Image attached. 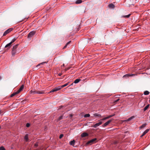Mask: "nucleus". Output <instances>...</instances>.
I'll return each mask as SVG.
<instances>
[{"instance_id":"nucleus-16","label":"nucleus","mask_w":150,"mask_h":150,"mask_svg":"<svg viewBox=\"0 0 150 150\" xmlns=\"http://www.w3.org/2000/svg\"><path fill=\"white\" fill-rule=\"evenodd\" d=\"M28 134H26L24 137V139L26 142H28Z\"/></svg>"},{"instance_id":"nucleus-43","label":"nucleus","mask_w":150,"mask_h":150,"mask_svg":"<svg viewBox=\"0 0 150 150\" xmlns=\"http://www.w3.org/2000/svg\"><path fill=\"white\" fill-rule=\"evenodd\" d=\"M40 65V64H38V65H37V67H38V66H39Z\"/></svg>"},{"instance_id":"nucleus-35","label":"nucleus","mask_w":150,"mask_h":150,"mask_svg":"<svg viewBox=\"0 0 150 150\" xmlns=\"http://www.w3.org/2000/svg\"><path fill=\"white\" fill-rule=\"evenodd\" d=\"M63 136V135L62 134H61L59 137V139H61Z\"/></svg>"},{"instance_id":"nucleus-45","label":"nucleus","mask_w":150,"mask_h":150,"mask_svg":"<svg viewBox=\"0 0 150 150\" xmlns=\"http://www.w3.org/2000/svg\"><path fill=\"white\" fill-rule=\"evenodd\" d=\"M59 107H60L61 108H62V106H60Z\"/></svg>"},{"instance_id":"nucleus-27","label":"nucleus","mask_w":150,"mask_h":150,"mask_svg":"<svg viewBox=\"0 0 150 150\" xmlns=\"http://www.w3.org/2000/svg\"><path fill=\"white\" fill-rule=\"evenodd\" d=\"M147 124L146 123L143 124L141 127H140V128H142L144 127Z\"/></svg>"},{"instance_id":"nucleus-38","label":"nucleus","mask_w":150,"mask_h":150,"mask_svg":"<svg viewBox=\"0 0 150 150\" xmlns=\"http://www.w3.org/2000/svg\"><path fill=\"white\" fill-rule=\"evenodd\" d=\"M58 75L59 76H61L62 75V73H59V74H58Z\"/></svg>"},{"instance_id":"nucleus-4","label":"nucleus","mask_w":150,"mask_h":150,"mask_svg":"<svg viewBox=\"0 0 150 150\" xmlns=\"http://www.w3.org/2000/svg\"><path fill=\"white\" fill-rule=\"evenodd\" d=\"M12 28H11L6 30L4 33L3 36H5L7 34L9 33L13 30Z\"/></svg>"},{"instance_id":"nucleus-17","label":"nucleus","mask_w":150,"mask_h":150,"mask_svg":"<svg viewBox=\"0 0 150 150\" xmlns=\"http://www.w3.org/2000/svg\"><path fill=\"white\" fill-rule=\"evenodd\" d=\"M108 7L110 8H113L115 6L113 4L111 3L108 5Z\"/></svg>"},{"instance_id":"nucleus-31","label":"nucleus","mask_w":150,"mask_h":150,"mask_svg":"<svg viewBox=\"0 0 150 150\" xmlns=\"http://www.w3.org/2000/svg\"><path fill=\"white\" fill-rule=\"evenodd\" d=\"M90 116V115L89 114H86L84 115V117H89Z\"/></svg>"},{"instance_id":"nucleus-3","label":"nucleus","mask_w":150,"mask_h":150,"mask_svg":"<svg viewBox=\"0 0 150 150\" xmlns=\"http://www.w3.org/2000/svg\"><path fill=\"white\" fill-rule=\"evenodd\" d=\"M31 93H33V94H42L44 93V92L42 91H32L31 90Z\"/></svg>"},{"instance_id":"nucleus-6","label":"nucleus","mask_w":150,"mask_h":150,"mask_svg":"<svg viewBox=\"0 0 150 150\" xmlns=\"http://www.w3.org/2000/svg\"><path fill=\"white\" fill-rule=\"evenodd\" d=\"M96 139H97L96 138L92 139L88 142L87 143V144L88 145L90 143H93L96 140Z\"/></svg>"},{"instance_id":"nucleus-19","label":"nucleus","mask_w":150,"mask_h":150,"mask_svg":"<svg viewBox=\"0 0 150 150\" xmlns=\"http://www.w3.org/2000/svg\"><path fill=\"white\" fill-rule=\"evenodd\" d=\"M131 15V14H129L126 15V16H121L122 17L125 18H128Z\"/></svg>"},{"instance_id":"nucleus-7","label":"nucleus","mask_w":150,"mask_h":150,"mask_svg":"<svg viewBox=\"0 0 150 150\" xmlns=\"http://www.w3.org/2000/svg\"><path fill=\"white\" fill-rule=\"evenodd\" d=\"M102 123V121H100L98 123L95 124L94 125H93V127L95 128H96L98 126L101 125Z\"/></svg>"},{"instance_id":"nucleus-32","label":"nucleus","mask_w":150,"mask_h":150,"mask_svg":"<svg viewBox=\"0 0 150 150\" xmlns=\"http://www.w3.org/2000/svg\"><path fill=\"white\" fill-rule=\"evenodd\" d=\"M5 148L3 146L0 147V150H5Z\"/></svg>"},{"instance_id":"nucleus-30","label":"nucleus","mask_w":150,"mask_h":150,"mask_svg":"<svg viewBox=\"0 0 150 150\" xmlns=\"http://www.w3.org/2000/svg\"><path fill=\"white\" fill-rule=\"evenodd\" d=\"M68 84H69V83H67L64 84V85H63L61 86L62 88H63L64 87L68 85Z\"/></svg>"},{"instance_id":"nucleus-2","label":"nucleus","mask_w":150,"mask_h":150,"mask_svg":"<svg viewBox=\"0 0 150 150\" xmlns=\"http://www.w3.org/2000/svg\"><path fill=\"white\" fill-rule=\"evenodd\" d=\"M62 88L61 86L57 87L54 88L53 89L51 90L50 91V93L59 90Z\"/></svg>"},{"instance_id":"nucleus-13","label":"nucleus","mask_w":150,"mask_h":150,"mask_svg":"<svg viewBox=\"0 0 150 150\" xmlns=\"http://www.w3.org/2000/svg\"><path fill=\"white\" fill-rule=\"evenodd\" d=\"M88 135V134L86 132H83L82 133L81 135V137H85Z\"/></svg>"},{"instance_id":"nucleus-8","label":"nucleus","mask_w":150,"mask_h":150,"mask_svg":"<svg viewBox=\"0 0 150 150\" xmlns=\"http://www.w3.org/2000/svg\"><path fill=\"white\" fill-rule=\"evenodd\" d=\"M135 75L134 74H127L124 75L123 77L124 78H128L129 76H134Z\"/></svg>"},{"instance_id":"nucleus-37","label":"nucleus","mask_w":150,"mask_h":150,"mask_svg":"<svg viewBox=\"0 0 150 150\" xmlns=\"http://www.w3.org/2000/svg\"><path fill=\"white\" fill-rule=\"evenodd\" d=\"M144 135H145V134H144L143 133V134H142L141 136H140V137H143V136Z\"/></svg>"},{"instance_id":"nucleus-42","label":"nucleus","mask_w":150,"mask_h":150,"mask_svg":"<svg viewBox=\"0 0 150 150\" xmlns=\"http://www.w3.org/2000/svg\"><path fill=\"white\" fill-rule=\"evenodd\" d=\"M72 115H70V116L71 117H72Z\"/></svg>"},{"instance_id":"nucleus-24","label":"nucleus","mask_w":150,"mask_h":150,"mask_svg":"<svg viewBox=\"0 0 150 150\" xmlns=\"http://www.w3.org/2000/svg\"><path fill=\"white\" fill-rule=\"evenodd\" d=\"M149 92L147 91H146L144 92V94L146 95H149Z\"/></svg>"},{"instance_id":"nucleus-12","label":"nucleus","mask_w":150,"mask_h":150,"mask_svg":"<svg viewBox=\"0 0 150 150\" xmlns=\"http://www.w3.org/2000/svg\"><path fill=\"white\" fill-rule=\"evenodd\" d=\"M11 44L10 42L7 44L5 47V48H7V49L8 50L11 47Z\"/></svg>"},{"instance_id":"nucleus-25","label":"nucleus","mask_w":150,"mask_h":150,"mask_svg":"<svg viewBox=\"0 0 150 150\" xmlns=\"http://www.w3.org/2000/svg\"><path fill=\"white\" fill-rule=\"evenodd\" d=\"M71 42V41H69V42H67V43L65 45L63 49H64L65 48L67 47V45H69V44H70Z\"/></svg>"},{"instance_id":"nucleus-34","label":"nucleus","mask_w":150,"mask_h":150,"mask_svg":"<svg viewBox=\"0 0 150 150\" xmlns=\"http://www.w3.org/2000/svg\"><path fill=\"white\" fill-rule=\"evenodd\" d=\"M30 125V124L29 123H27L26 124V127H29Z\"/></svg>"},{"instance_id":"nucleus-11","label":"nucleus","mask_w":150,"mask_h":150,"mask_svg":"<svg viewBox=\"0 0 150 150\" xmlns=\"http://www.w3.org/2000/svg\"><path fill=\"white\" fill-rule=\"evenodd\" d=\"M24 86L23 85H22L20 88L17 91V92L18 93H19L23 88Z\"/></svg>"},{"instance_id":"nucleus-36","label":"nucleus","mask_w":150,"mask_h":150,"mask_svg":"<svg viewBox=\"0 0 150 150\" xmlns=\"http://www.w3.org/2000/svg\"><path fill=\"white\" fill-rule=\"evenodd\" d=\"M38 146V144L37 143H35L34 144V146L35 147H36Z\"/></svg>"},{"instance_id":"nucleus-1","label":"nucleus","mask_w":150,"mask_h":150,"mask_svg":"<svg viewBox=\"0 0 150 150\" xmlns=\"http://www.w3.org/2000/svg\"><path fill=\"white\" fill-rule=\"evenodd\" d=\"M18 45V44H17L13 47L11 51V54L12 56H14L16 53L19 52V51L17 49Z\"/></svg>"},{"instance_id":"nucleus-46","label":"nucleus","mask_w":150,"mask_h":150,"mask_svg":"<svg viewBox=\"0 0 150 150\" xmlns=\"http://www.w3.org/2000/svg\"><path fill=\"white\" fill-rule=\"evenodd\" d=\"M1 127L0 126V129H1Z\"/></svg>"},{"instance_id":"nucleus-18","label":"nucleus","mask_w":150,"mask_h":150,"mask_svg":"<svg viewBox=\"0 0 150 150\" xmlns=\"http://www.w3.org/2000/svg\"><path fill=\"white\" fill-rule=\"evenodd\" d=\"M81 80V79H77L74 81V83H78Z\"/></svg>"},{"instance_id":"nucleus-9","label":"nucleus","mask_w":150,"mask_h":150,"mask_svg":"<svg viewBox=\"0 0 150 150\" xmlns=\"http://www.w3.org/2000/svg\"><path fill=\"white\" fill-rule=\"evenodd\" d=\"M111 121L112 120H108V121L106 122L103 125V127H105L106 126H107L111 122Z\"/></svg>"},{"instance_id":"nucleus-21","label":"nucleus","mask_w":150,"mask_h":150,"mask_svg":"<svg viewBox=\"0 0 150 150\" xmlns=\"http://www.w3.org/2000/svg\"><path fill=\"white\" fill-rule=\"evenodd\" d=\"M134 118V116H132L130 117H129V118L127 120H126V121H129Z\"/></svg>"},{"instance_id":"nucleus-23","label":"nucleus","mask_w":150,"mask_h":150,"mask_svg":"<svg viewBox=\"0 0 150 150\" xmlns=\"http://www.w3.org/2000/svg\"><path fill=\"white\" fill-rule=\"evenodd\" d=\"M82 1L81 0H77L76 2V4H79L82 3Z\"/></svg>"},{"instance_id":"nucleus-33","label":"nucleus","mask_w":150,"mask_h":150,"mask_svg":"<svg viewBox=\"0 0 150 150\" xmlns=\"http://www.w3.org/2000/svg\"><path fill=\"white\" fill-rule=\"evenodd\" d=\"M120 99H118L117 100H115L114 101V104H116V103L118 102L119 100Z\"/></svg>"},{"instance_id":"nucleus-26","label":"nucleus","mask_w":150,"mask_h":150,"mask_svg":"<svg viewBox=\"0 0 150 150\" xmlns=\"http://www.w3.org/2000/svg\"><path fill=\"white\" fill-rule=\"evenodd\" d=\"M149 130H150V129H147L146 130L143 132V133L145 135L146 133H147L149 131Z\"/></svg>"},{"instance_id":"nucleus-5","label":"nucleus","mask_w":150,"mask_h":150,"mask_svg":"<svg viewBox=\"0 0 150 150\" xmlns=\"http://www.w3.org/2000/svg\"><path fill=\"white\" fill-rule=\"evenodd\" d=\"M35 34V32L34 31H32L30 32L28 35V38H30L32 37Z\"/></svg>"},{"instance_id":"nucleus-14","label":"nucleus","mask_w":150,"mask_h":150,"mask_svg":"<svg viewBox=\"0 0 150 150\" xmlns=\"http://www.w3.org/2000/svg\"><path fill=\"white\" fill-rule=\"evenodd\" d=\"M93 115L95 117H100V118H101L103 117V116H101V115L100 114H99L97 113H95Z\"/></svg>"},{"instance_id":"nucleus-28","label":"nucleus","mask_w":150,"mask_h":150,"mask_svg":"<svg viewBox=\"0 0 150 150\" xmlns=\"http://www.w3.org/2000/svg\"><path fill=\"white\" fill-rule=\"evenodd\" d=\"M63 119V116H59L57 119V121H59Z\"/></svg>"},{"instance_id":"nucleus-40","label":"nucleus","mask_w":150,"mask_h":150,"mask_svg":"<svg viewBox=\"0 0 150 150\" xmlns=\"http://www.w3.org/2000/svg\"><path fill=\"white\" fill-rule=\"evenodd\" d=\"M2 79V78H1V77L0 76V80H1Z\"/></svg>"},{"instance_id":"nucleus-41","label":"nucleus","mask_w":150,"mask_h":150,"mask_svg":"<svg viewBox=\"0 0 150 150\" xmlns=\"http://www.w3.org/2000/svg\"><path fill=\"white\" fill-rule=\"evenodd\" d=\"M69 69V68H68L67 69H66V70H68Z\"/></svg>"},{"instance_id":"nucleus-20","label":"nucleus","mask_w":150,"mask_h":150,"mask_svg":"<svg viewBox=\"0 0 150 150\" xmlns=\"http://www.w3.org/2000/svg\"><path fill=\"white\" fill-rule=\"evenodd\" d=\"M18 93H17V91H16V92H14V93H12L10 96L11 97H13V96H14L15 95H16L17 94H18Z\"/></svg>"},{"instance_id":"nucleus-22","label":"nucleus","mask_w":150,"mask_h":150,"mask_svg":"<svg viewBox=\"0 0 150 150\" xmlns=\"http://www.w3.org/2000/svg\"><path fill=\"white\" fill-rule=\"evenodd\" d=\"M149 104L147 105L144 109V111H145L147 110L149 106Z\"/></svg>"},{"instance_id":"nucleus-39","label":"nucleus","mask_w":150,"mask_h":150,"mask_svg":"<svg viewBox=\"0 0 150 150\" xmlns=\"http://www.w3.org/2000/svg\"><path fill=\"white\" fill-rule=\"evenodd\" d=\"M46 63V62H42V63H41L40 64H43L44 63Z\"/></svg>"},{"instance_id":"nucleus-15","label":"nucleus","mask_w":150,"mask_h":150,"mask_svg":"<svg viewBox=\"0 0 150 150\" xmlns=\"http://www.w3.org/2000/svg\"><path fill=\"white\" fill-rule=\"evenodd\" d=\"M75 141L74 140L71 141L69 142V144L70 145L74 146L75 144Z\"/></svg>"},{"instance_id":"nucleus-29","label":"nucleus","mask_w":150,"mask_h":150,"mask_svg":"<svg viewBox=\"0 0 150 150\" xmlns=\"http://www.w3.org/2000/svg\"><path fill=\"white\" fill-rule=\"evenodd\" d=\"M16 38H13V40H11V42H10V43L12 44V43L14 42L16 40Z\"/></svg>"},{"instance_id":"nucleus-44","label":"nucleus","mask_w":150,"mask_h":150,"mask_svg":"<svg viewBox=\"0 0 150 150\" xmlns=\"http://www.w3.org/2000/svg\"><path fill=\"white\" fill-rule=\"evenodd\" d=\"M73 83H72V84H71L70 86H71V85H73Z\"/></svg>"},{"instance_id":"nucleus-10","label":"nucleus","mask_w":150,"mask_h":150,"mask_svg":"<svg viewBox=\"0 0 150 150\" xmlns=\"http://www.w3.org/2000/svg\"><path fill=\"white\" fill-rule=\"evenodd\" d=\"M114 115H110L109 116H108V117H104L103 118L101 119V120H105L106 119H109V118L112 117Z\"/></svg>"}]
</instances>
